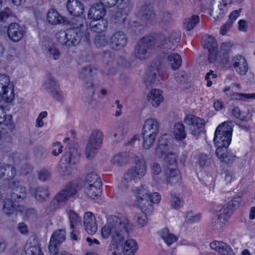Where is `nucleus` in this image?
Segmentation results:
<instances>
[{
  "label": "nucleus",
  "mask_w": 255,
  "mask_h": 255,
  "mask_svg": "<svg viewBox=\"0 0 255 255\" xmlns=\"http://www.w3.org/2000/svg\"><path fill=\"white\" fill-rule=\"evenodd\" d=\"M147 164L143 158L140 159L136 156L135 165L128 169L124 174V179L128 181L140 180L146 174Z\"/></svg>",
  "instance_id": "8"
},
{
  "label": "nucleus",
  "mask_w": 255,
  "mask_h": 255,
  "mask_svg": "<svg viewBox=\"0 0 255 255\" xmlns=\"http://www.w3.org/2000/svg\"><path fill=\"white\" fill-rule=\"evenodd\" d=\"M180 41V36H176L173 33L165 36L158 45V48L163 54H167L174 50Z\"/></svg>",
  "instance_id": "15"
},
{
  "label": "nucleus",
  "mask_w": 255,
  "mask_h": 255,
  "mask_svg": "<svg viewBox=\"0 0 255 255\" xmlns=\"http://www.w3.org/2000/svg\"><path fill=\"white\" fill-rule=\"evenodd\" d=\"M93 75L94 73L91 66L83 68L79 74V78L83 80H90V86H88L89 83V81H87L85 82L86 86L88 87L87 90L90 95V100H92L93 96L95 94V85L93 84L91 79V78L93 77Z\"/></svg>",
  "instance_id": "20"
},
{
  "label": "nucleus",
  "mask_w": 255,
  "mask_h": 255,
  "mask_svg": "<svg viewBox=\"0 0 255 255\" xmlns=\"http://www.w3.org/2000/svg\"><path fill=\"white\" fill-rule=\"evenodd\" d=\"M213 107L215 111H219L224 108V103L220 100H216L213 103Z\"/></svg>",
  "instance_id": "63"
},
{
  "label": "nucleus",
  "mask_w": 255,
  "mask_h": 255,
  "mask_svg": "<svg viewBox=\"0 0 255 255\" xmlns=\"http://www.w3.org/2000/svg\"><path fill=\"white\" fill-rule=\"evenodd\" d=\"M162 33L153 32L140 38L137 42L134 52L135 57L140 60H144L148 57L150 51L154 47L156 39L161 36Z\"/></svg>",
  "instance_id": "4"
},
{
  "label": "nucleus",
  "mask_w": 255,
  "mask_h": 255,
  "mask_svg": "<svg viewBox=\"0 0 255 255\" xmlns=\"http://www.w3.org/2000/svg\"><path fill=\"white\" fill-rule=\"evenodd\" d=\"M112 161L114 164L121 166L123 164L126 163L127 159L123 156L122 153H119L114 156L112 158Z\"/></svg>",
  "instance_id": "55"
},
{
  "label": "nucleus",
  "mask_w": 255,
  "mask_h": 255,
  "mask_svg": "<svg viewBox=\"0 0 255 255\" xmlns=\"http://www.w3.org/2000/svg\"><path fill=\"white\" fill-rule=\"evenodd\" d=\"M128 38L125 33L121 31H116L111 37L109 44L115 50H121L127 45Z\"/></svg>",
  "instance_id": "19"
},
{
  "label": "nucleus",
  "mask_w": 255,
  "mask_h": 255,
  "mask_svg": "<svg viewBox=\"0 0 255 255\" xmlns=\"http://www.w3.org/2000/svg\"><path fill=\"white\" fill-rule=\"evenodd\" d=\"M12 123V117L7 114L6 109L0 105V125L3 124L5 126H10Z\"/></svg>",
  "instance_id": "47"
},
{
  "label": "nucleus",
  "mask_w": 255,
  "mask_h": 255,
  "mask_svg": "<svg viewBox=\"0 0 255 255\" xmlns=\"http://www.w3.org/2000/svg\"><path fill=\"white\" fill-rule=\"evenodd\" d=\"M217 77V75L214 73V71L210 70L205 75V80L207 81V86L208 87H211L213 82L211 81L212 79H215Z\"/></svg>",
  "instance_id": "61"
},
{
  "label": "nucleus",
  "mask_w": 255,
  "mask_h": 255,
  "mask_svg": "<svg viewBox=\"0 0 255 255\" xmlns=\"http://www.w3.org/2000/svg\"><path fill=\"white\" fill-rule=\"evenodd\" d=\"M102 181L100 177L95 172H91L87 174L85 178V182L88 185L96 183V182H100Z\"/></svg>",
  "instance_id": "53"
},
{
  "label": "nucleus",
  "mask_w": 255,
  "mask_h": 255,
  "mask_svg": "<svg viewBox=\"0 0 255 255\" xmlns=\"http://www.w3.org/2000/svg\"><path fill=\"white\" fill-rule=\"evenodd\" d=\"M220 160L228 165H232L239 158L228 147H218L215 151Z\"/></svg>",
  "instance_id": "18"
},
{
  "label": "nucleus",
  "mask_w": 255,
  "mask_h": 255,
  "mask_svg": "<svg viewBox=\"0 0 255 255\" xmlns=\"http://www.w3.org/2000/svg\"><path fill=\"white\" fill-rule=\"evenodd\" d=\"M202 45L204 48L208 50L211 48L217 49L218 44L215 38L212 35H208L203 37L202 38Z\"/></svg>",
  "instance_id": "48"
},
{
  "label": "nucleus",
  "mask_w": 255,
  "mask_h": 255,
  "mask_svg": "<svg viewBox=\"0 0 255 255\" xmlns=\"http://www.w3.org/2000/svg\"><path fill=\"white\" fill-rule=\"evenodd\" d=\"M167 60L170 62L171 68L173 70H177L181 65L182 59L179 54L173 53L167 57Z\"/></svg>",
  "instance_id": "45"
},
{
  "label": "nucleus",
  "mask_w": 255,
  "mask_h": 255,
  "mask_svg": "<svg viewBox=\"0 0 255 255\" xmlns=\"http://www.w3.org/2000/svg\"><path fill=\"white\" fill-rule=\"evenodd\" d=\"M105 6L100 2L96 3L89 9L88 17L92 20L100 19H104L106 13Z\"/></svg>",
  "instance_id": "29"
},
{
  "label": "nucleus",
  "mask_w": 255,
  "mask_h": 255,
  "mask_svg": "<svg viewBox=\"0 0 255 255\" xmlns=\"http://www.w3.org/2000/svg\"><path fill=\"white\" fill-rule=\"evenodd\" d=\"M24 249L25 254L22 255H44L38 239L35 238L27 241Z\"/></svg>",
  "instance_id": "28"
},
{
  "label": "nucleus",
  "mask_w": 255,
  "mask_h": 255,
  "mask_svg": "<svg viewBox=\"0 0 255 255\" xmlns=\"http://www.w3.org/2000/svg\"><path fill=\"white\" fill-rule=\"evenodd\" d=\"M140 189V188H135L134 189L135 192H136V194H137V189ZM142 191L140 193V196L143 198V199L144 200V201L143 203H146L147 201H146L144 198H145V196L148 197V199L149 200L150 203L152 204H158L161 200V196L160 194L158 192H154L150 194H147L142 189H141Z\"/></svg>",
  "instance_id": "43"
},
{
  "label": "nucleus",
  "mask_w": 255,
  "mask_h": 255,
  "mask_svg": "<svg viewBox=\"0 0 255 255\" xmlns=\"http://www.w3.org/2000/svg\"><path fill=\"white\" fill-rule=\"evenodd\" d=\"M66 8L69 14L74 17L81 16L84 11L83 3L78 0H68L66 3Z\"/></svg>",
  "instance_id": "27"
},
{
  "label": "nucleus",
  "mask_w": 255,
  "mask_h": 255,
  "mask_svg": "<svg viewBox=\"0 0 255 255\" xmlns=\"http://www.w3.org/2000/svg\"><path fill=\"white\" fill-rule=\"evenodd\" d=\"M146 74L149 80V85L157 84L159 82L158 77H160L162 74L161 69L160 65L152 64L147 68Z\"/></svg>",
  "instance_id": "26"
},
{
  "label": "nucleus",
  "mask_w": 255,
  "mask_h": 255,
  "mask_svg": "<svg viewBox=\"0 0 255 255\" xmlns=\"http://www.w3.org/2000/svg\"><path fill=\"white\" fill-rule=\"evenodd\" d=\"M233 66L237 72L241 75H245L248 71V64L244 57L238 54L233 57Z\"/></svg>",
  "instance_id": "30"
},
{
  "label": "nucleus",
  "mask_w": 255,
  "mask_h": 255,
  "mask_svg": "<svg viewBox=\"0 0 255 255\" xmlns=\"http://www.w3.org/2000/svg\"><path fill=\"white\" fill-rule=\"evenodd\" d=\"M96 183L88 185L86 188L85 192L88 196L92 199L100 197L102 192V182H95Z\"/></svg>",
  "instance_id": "32"
},
{
  "label": "nucleus",
  "mask_w": 255,
  "mask_h": 255,
  "mask_svg": "<svg viewBox=\"0 0 255 255\" xmlns=\"http://www.w3.org/2000/svg\"><path fill=\"white\" fill-rule=\"evenodd\" d=\"M46 18L50 24H56L61 23L62 16L54 9H50L47 13Z\"/></svg>",
  "instance_id": "44"
},
{
  "label": "nucleus",
  "mask_w": 255,
  "mask_h": 255,
  "mask_svg": "<svg viewBox=\"0 0 255 255\" xmlns=\"http://www.w3.org/2000/svg\"><path fill=\"white\" fill-rule=\"evenodd\" d=\"M17 230L23 235H28L29 233L28 227L24 222H20L18 224Z\"/></svg>",
  "instance_id": "62"
},
{
  "label": "nucleus",
  "mask_w": 255,
  "mask_h": 255,
  "mask_svg": "<svg viewBox=\"0 0 255 255\" xmlns=\"http://www.w3.org/2000/svg\"><path fill=\"white\" fill-rule=\"evenodd\" d=\"M47 54L49 57H52L54 60H57L60 56V52L59 50L55 47H50L48 49Z\"/></svg>",
  "instance_id": "58"
},
{
  "label": "nucleus",
  "mask_w": 255,
  "mask_h": 255,
  "mask_svg": "<svg viewBox=\"0 0 255 255\" xmlns=\"http://www.w3.org/2000/svg\"><path fill=\"white\" fill-rule=\"evenodd\" d=\"M136 16L145 27H149L157 22L156 14L153 6L150 4L145 3L139 7Z\"/></svg>",
  "instance_id": "13"
},
{
  "label": "nucleus",
  "mask_w": 255,
  "mask_h": 255,
  "mask_svg": "<svg viewBox=\"0 0 255 255\" xmlns=\"http://www.w3.org/2000/svg\"><path fill=\"white\" fill-rule=\"evenodd\" d=\"M244 0H222V2L218 5L219 14L217 15L218 18H222L228 11L229 5L233 3H240Z\"/></svg>",
  "instance_id": "41"
},
{
  "label": "nucleus",
  "mask_w": 255,
  "mask_h": 255,
  "mask_svg": "<svg viewBox=\"0 0 255 255\" xmlns=\"http://www.w3.org/2000/svg\"><path fill=\"white\" fill-rule=\"evenodd\" d=\"M147 98L149 102L154 107H157L164 100L162 96V91L156 89H152L150 91Z\"/></svg>",
  "instance_id": "33"
},
{
  "label": "nucleus",
  "mask_w": 255,
  "mask_h": 255,
  "mask_svg": "<svg viewBox=\"0 0 255 255\" xmlns=\"http://www.w3.org/2000/svg\"><path fill=\"white\" fill-rule=\"evenodd\" d=\"M233 116L237 119L242 121H248L249 114L246 112L242 111L238 107H234L232 110Z\"/></svg>",
  "instance_id": "50"
},
{
  "label": "nucleus",
  "mask_w": 255,
  "mask_h": 255,
  "mask_svg": "<svg viewBox=\"0 0 255 255\" xmlns=\"http://www.w3.org/2000/svg\"><path fill=\"white\" fill-rule=\"evenodd\" d=\"M30 193L40 202L45 201L50 195L48 189L42 186H38L33 189L30 188Z\"/></svg>",
  "instance_id": "34"
},
{
  "label": "nucleus",
  "mask_w": 255,
  "mask_h": 255,
  "mask_svg": "<svg viewBox=\"0 0 255 255\" xmlns=\"http://www.w3.org/2000/svg\"><path fill=\"white\" fill-rule=\"evenodd\" d=\"M13 84L10 81L9 77L5 74H0V89Z\"/></svg>",
  "instance_id": "54"
},
{
  "label": "nucleus",
  "mask_w": 255,
  "mask_h": 255,
  "mask_svg": "<svg viewBox=\"0 0 255 255\" xmlns=\"http://www.w3.org/2000/svg\"><path fill=\"white\" fill-rule=\"evenodd\" d=\"M173 134L175 139L177 141L184 140L187 136L185 126L181 122L175 124L173 127Z\"/></svg>",
  "instance_id": "39"
},
{
  "label": "nucleus",
  "mask_w": 255,
  "mask_h": 255,
  "mask_svg": "<svg viewBox=\"0 0 255 255\" xmlns=\"http://www.w3.org/2000/svg\"><path fill=\"white\" fill-rule=\"evenodd\" d=\"M83 219L84 226L87 233L91 235L95 234L97 231V223L94 213L90 211L86 212Z\"/></svg>",
  "instance_id": "24"
},
{
  "label": "nucleus",
  "mask_w": 255,
  "mask_h": 255,
  "mask_svg": "<svg viewBox=\"0 0 255 255\" xmlns=\"http://www.w3.org/2000/svg\"><path fill=\"white\" fill-rule=\"evenodd\" d=\"M166 137V134L163 135L158 140L156 153L160 156L165 155L164 164L166 183L171 185L178 182L181 177L177 168L176 154L172 152L167 153L169 150V140Z\"/></svg>",
  "instance_id": "3"
},
{
  "label": "nucleus",
  "mask_w": 255,
  "mask_h": 255,
  "mask_svg": "<svg viewBox=\"0 0 255 255\" xmlns=\"http://www.w3.org/2000/svg\"><path fill=\"white\" fill-rule=\"evenodd\" d=\"M67 214L70 222V229L73 230L75 226L81 224V218L73 210L70 209L67 212Z\"/></svg>",
  "instance_id": "46"
},
{
  "label": "nucleus",
  "mask_w": 255,
  "mask_h": 255,
  "mask_svg": "<svg viewBox=\"0 0 255 255\" xmlns=\"http://www.w3.org/2000/svg\"><path fill=\"white\" fill-rule=\"evenodd\" d=\"M131 8V6L130 4L125 8H118L119 10L116 11L114 15L115 23L119 24H125L126 18L130 12Z\"/></svg>",
  "instance_id": "35"
},
{
  "label": "nucleus",
  "mask_w": 255,
  "mask_h": 255,
  "mask_svg": "<svg viewBox=\"0 0 255 255\" xmlns=\"http://www.w3.org/2000/svg\"><path fill=\"white\" fill-rule=\"evenodd\" d=\"M184 121L187 125L193 127L194 128L191 129V133L195 136L200 134L202 128L205 126L204 119L192 114L187 115L184 119Z\"/></svg>",
  "instance_id": "17"
},
{
  "label": "nucleus",
  "mask_w": 255,
  "mask_h": 255,
  "mask_svg": "<svg viewBox=\"0 0 255 255\" xmlns=\"http://www.w3.org/2000/svg\"><path fill=\"white\" fill-rule=\"evenodd\" d=\"M2 102L5 103H10L14 98V90L13 84L1 89Z\"/></svg>",
  "instance_id": "40"
},
{
  "label": "nucleus",
  "mask_w": 255,
  "mask_h": 255,
  "mask_svg": "<svg viewBox=\"0 0 255 255\" xmlns=\"http://www.w3.org/2000/svg\"><path fill=\"white\" fill-rule=\"evenodd\" d=\"M83 23L75 24L67 29L65 31V38L61 43L67 47L77 45L83 35Z\"/></svg>",
  "instance_id": "10"
},
{
  "label": "nucleus",
  "mask_w": 255,
  "mask_h": 255,
  "mask_svg": "<svg viewBox=\"0 0 255 255\" xmlns=\"http://www.w3.org/2000/svg\"><path fill=\"white\" fill-rule=\"evenodd\" d=\"M7 34L12 41L18 42L23 37L24 31L19 24L12 22L10 23L7 27Z\"/></svg>",
  "instance_id": "23"
},
{
  "label": "nucleus",
  "mask_w": 255,
  "mask_h": 255,
  "mask_svg": "<svg viewBox=\"0 0 255 255\" xmlns=\"http://www.w3.org/2000/svg\"><path fill=\"white\" fill-rule=\"evenodd\" d=\"M142 191L141 189H137L136 201L141 208L142 212L137 216V223L140 227L144 226L147 223V214H151L153 211V206L149 205L148 207H146L145 203H143L144 200L140 196V192Z\"/></svg>",
  "instance_id": "14"
},
{
  "label": "nucleus",
  "mask_w": 255,
  "mask_h": 255,
  "mask_svg": "<svg viewBox=\"0 0 255 255\" xmlns=\"http://www.w3.org/2000/svg\"><path fill=\"white\" fill-rule=\"evenodd\" d=\"M63 141L67 142L63 155H62L59 162V165L60 168L64 169L63 170V175L70 174L69 169L73 159L74 158V154L77 152V150L74 146L72 141H70L69 137L64 138Z\"/></svg>",
  "instance_id": "9"
},
{
  "label": "nucleus",
  "mask_w": 255,
  "mask_h": 255,
  "mask_svg": "<svg viewBox=\"0 0 255 255\" xmlns=\"http://www.w3.org/2000/svg\"><path fill=\"white\" fill-rule=\"evenodd\" d=\"M242 201L240 197L233 198L227 204L223 206L217 213V220L220 227L225 225V223L229 219L233 211L241 205Z\"/></svg>",
  "instance_id": "7"
},
{
  "label": "nucleus",
  "mask_w": 255,
  "mask_h": 255,
  "mask_svg": "<svg viewBox=\"0 0 255 255\" xmlns=\"http://www.w3.org/2000/svg\"><path fill=\"white\" fill-rule=\"evenodd\" d=\"M138 249L136 242L133 239H128L123 243L122 249L120 253L123 252L125 255H133Z\"/></svg>",
  "instance_id": "37"
},
{
  "label": "nucleus",
  "mask_w": 255,
  "mask_h": 255,
  "mask_svg": "<svg viewBox=\"0 0 255 255\" xmlns=\"http://www.w3.org/2000/svg\"><path fill=\"white\" fill-rule=\"evenodd\" d=\"M94 43L97 47L100 48L108 44L106 35L105 34L97 33L94 38Z\"/></svg>",
  "instance_id": "51"
},
{
  "label": "nucleus",
  "mask_w": 255,
  "mask_h": 255,
  "mask_svg": "<svg viewBox=\"0 0 255 255\" xmlns=\"http://www.w3.org/2000/svg\"><path fill=\"white\" fill-rule=\"evenodd\" d=\"M239 30L241 31H246L248 29V25L246 21L244 19H240L238 21Z\"/></svg>",
  "instance_id": "64"
},
{
  "label": "nucleus",
  "mask_w": 255,
  "mask_h": 255,
  "mask_svg": "<svg viewBox=\"0 0 255 255\" xmlns=\"http://www.w3.org/2000/svg\"><path fill=\"white\" fill-rule=\"evenodd\" d=\"M172 196V202H171V206L172 208L175 209H179L182 206V201H181V199L179 198L176 195L173 196L171 193Z\"/></svg>",
  "instance_id": "60"
},
{
  "label": "nucleus",
  "mask_w": 255,
  "mask_h": 255,
  "mask_svg": "<svg viewBox=\"0 0 255 255\" xmlns=\"http://www.w3.org/2000/svg\"><path fill=\"white\" fill-rule=\"evenodd\" d=\"M158 132V124L155 120L148 119L145 121L142 129L144 148L149 149L153 145Z\"/></svg>",
  "instance_id": "6"
},
{
  "label": "nucleus",
  "mask_w": 255,
  "mask_h": 255,
  "mask_svg": "<svg viewBox=\"0 0 255 255\" xmlns=\"http://www.w3.org/2000/svg\"><path fill=\"white\" fill-rule=\"evenodd\" d=\"M16 175L15 167L5 162H0V180L2 181L3 190H10L11 199H5L2 210L7 216L22 212V207L19 203L26 198L25 187L20 186L19 182L14 179Z\"/></svg>",
  "instance_id": "1"
},
{
  "label": "nucleus",
  "mask_w": 255,
  "mask_h": 255,
  "mask_svg": "<svg viewBox=\"0 0 255 255\" xmlns=\"http://www.w3.org/2000/svg\"><path fill=\"white\" fill-rule=\"evenodd\" d=\"M108 220V224L102 228L101 235L107 239L113 231L108 255H120L123 243L129 236V221L125 216L115 215H110Z\"/></svg>",
  "instance_id": "2"
},
{
  "label": "nucleus",
  "mask_w": 255,
  "mask_h": 255,
  "mask_svg": "<svg viewBox=\"0 0 255 255\" xmlns=\"http://www.w3.org/2000/svg\"><path fill=\"white\" fill-rule=\"evenodd\" d=\"M77 193L76 187L72 182H69L65 187L58 193L50 202V206L53 209L59 208L61 204L66 202Z\"/></svg>",
  "instance_id": "12"
},
{
  "label": "nucleus",
  "mask_w": 255,
  "mask_h": 255,
  "mask_svg": "<svg viewBox=\"0 0 255 255\" xmlns=\"http://www.w3.org/2000/svg\"><path fill=\"white\" fill-rule=\"evenodd\" d=\"M66 240V231L64 229H58L54 231L51 237L48 249L50 253H55L58 251L59 246Z\"/></svg>",
  "instance_id": "16"
},
{
  "label": "nucleus",
  "mask_w": 255,
  "mask_h": 255,
  "mask_svg": "<svg viewBox=\"0 0 255 255\" xmlns=\"http://www.w3.org/2000/svg\"><path fill=\"white\" fill-rule=\"evenodd\" d=\"M101 2L108 8L113 7L117 4L118 8H125L129 5L130 0H102Z\"/></svg>",
  "instance_id": "42"
},
{
  "label": "nucleus",
  "mask_w": 255,
  "mask_h": 255,
  "mask_svg": "<svg viewBox=\"0 0 255 255\" xmlns=\"http://www.w3.org/2000/svg\"><path fill=\"white\" fill-rule=\"evenodd\" d=\"M38 176L39 180L45 181L51 177V174L49 170L43 169L38 172Z\"/></svg>",
  "instance_id": "59"
},
{
  "label": "nucleus",
  "mask_w": 255,
  "mask_h": 255,
  "mask_svg": "<svg viewBox=\"0 0 255 255\" xmlns=\"http://www.w3.org/2000/svg\"><path fill=\"white\" fill-rule=\"evenodd\" d=\"M158 236L163 240L167 246H169L178 240V237L170 233L167 228H164L158 232Z\"/></svg>",
  "instance_id": "36"
},
{
  "label": "nucleus",
  "mask_w": 255,
  "mask_h": 255,
  "mask_svg": "<svg viewBox=\"0 0 255 255\" xmlns=\"http://www.w3.org/2000/svg\"><path fill=\"white\" fill-rule=\"evenodd\" d=\"M232 47V45L230 42H224L220 45L219 58L224 67L229 68L231 66L230 54Z\"/></svg>",
  "instance_id": "21"
},
{
  "label": "nucleus",
  "mask_w": 255,
  "mask_h": 255,
  "mask_svg": "<svg viewBox=\"0 0 255 255\" xmlns=\"http://www.w3.org/2000/svg\"><path fill=\"white\" fill-rule=\"evenodd\" d=\"M196 166H199L201 171L209 170L214 165L213 159L210 155L203 153H199L196 156Z\"/></svg>",
  "instance_id": "22"
},
{
  "label": "nucleus",
  "mask_w": 255,
  "mask_h": 255,
  "mask_svg": "<svg viewBox=\"0 0 255 255\" xmlns=\"http://www.w3.org/2000/svg\"><path fill=\"white\" fill-rule=\"evenodd\" d=\"M208 60L209 62L210 63H214L217 59L218 48L217 49L211 48V49L208 50Z\"/></svg>",
  "instance_id": "56"
},
{
  "label": "nucleus",
  "mask_w": 255,
  "mask_h": 255,
  "mask_svg": "<svg viewBox=\"0 0 255 255\" xmlns=\"http://www.w3.org/2000/svg\"><path fill=\"white\" fill-rule=\"evenodd\" d=\"M201 217L202 216L200 213L193 215L192 211L186 213V218L188 223L193 224L197 223L201 220Z\"/></svg>",
  "instance_id": "52"
},
{
  "label": "nucleus",
  "mask_w": 255,
  "mask_h": 255,
  "mask_svg": "<svg viewBox=\"0 0 255 255\" xmlns=\"http://www.w3.org/2000/svg\"><path fill=\"white\" fill-rule=\"evenodd\" d=\"M211 248L218 252L221 255H235L231 248L227 244L220 241H213L210 244Z\"/></svg>",
  "instance_id": "31"
},
{
  "label": "nucleus",
  "mask_w": 255,
  "mask_h": 255,
  "mask_svg": "<svg viewBox=\"0 0 255 255\" xmlns=\"http://www.w3.org/2000/svg\"><path fill=\"white\" fill-rule=\"evenodd\" d=\"M200 17L198 15H193L190 17L184 19L183 24L188 31L193 29L199 23Z\"/></svg>",
  "instance_id": "49"
},
{
  "label": "nucleus",
  "mask_w": 255,
  "mask_h": 255,
  "mask_svg": "<svg viewBox=\"0 0 255 255\" xmlns=\"http://www.w3.org/2000/svg\"><path fill=\"white\" fill-rule=\"evenodd\" d=\"M103 134L101 131L96 129L92 131L86 147V155L88 159H92L96 155L103 143Z\"/></svg>",
  "instance_id": "11"
},
{
  "label": "nucleus",
  "mask_w": 255,
  "mask_h": 255,
  "mask_svg": "<svg viewBox=\"0 0 255 255\" xmlns=\"http://www.w3.org/2000/svg\"><path fill=\"white\" fill-rule=\"evenodd\" d=\"M108 22L105 18L91 20L90 23L91 29L97 33H102L106 30Z\"/></svg>",
  "instance_id": "38"
},
{
  "label": "nucleus",
  "mask_w": 255,
  "mask_h": 255,
  "mask_svg": "<svg viewBox=\"0 0 255 255\" xmlns=\"http://www.w3.org/2000/svg\"><path fill=\"white\" fill-rule=\"evenodd\" d=\"M46 76L47 81L45 83V85H47V88L49 90L51 96L57 101H62L63 99L62 92L61 91L57 90L59 86L58 83L55 81L54 77L50 73H47Z\"/></svg>",
  "instance_id": "25"
},
{
  "label": "nucleus",
  "mask_w": 255,
  "mask_h": 255,
  "mask_svg": "<svg viewBox=\"0 0 255 255\" xmlns=\"http://www.w3.org/2000/svg\"><path fill=\"white\" fill-rule=\"evenodd\" d=\"M233 128L230 121L222 123L216 128L214 142L217 147H228L232 141Z\"/></svg>",
  "instance_id": "5"
},
{
  "label": "nucleus",
  "mask_w": 255,
  "mask_h": 255,
  "mask_svg": "<svg viewBox=\"0 0 255 255\" xmlns=\"http://www.w3.org/2000/svg\"><path fill=\"white\" fill-rule=\"evenodd\" d=\"M52 148V154L54 156H56L62 152L63 145L59 141L53 142Z\"/></svg>",
  "instance_id": "57"
}]
</instances>
